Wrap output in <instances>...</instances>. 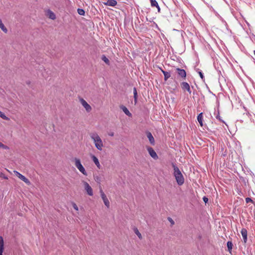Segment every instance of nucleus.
I'll list each match as a JSON object with an SVG mask.
<instances>
[{"label": "nucleus", "instance_id": "obj_1", "mask_svg": "<svg viewBox=\"0 0 255 255\" xmlns=\"http://www.w3.org/2000/svg\"><path fill=\"white\" fill-rule=\"evenodd\" d=\"M172 166L174 169L173 175L178 185H182L184 183V177L180 171L179 168L174 163H172Z\"/></svg>", "mask_w": 255, "mask_h": 255}, {"label": "nucleus", "instance_id": "obj_2", "mask_svg": "<svg viewBox=\"0 0 255 255\" xmlns=\"http://www.w3.org/2000/svg\"><path fill=\"white\" fill-rule=\"evenodd\" d=\"M90 135L94 142L95 147L99 150H102L104 145L103 141L99 135L96 132L91 133H90Z\"/></svg>", "mask_w": 255, "mask_h": 255}, {"label": "nucleus", "instance_id": "obj_3", "mask_svg": "<svg viewBox=\"0 0 255 255\" xmlns=\"http://www.w3.org/2000/svg\"><path fill=\"white\" fill-rule=\"evenodd\" d=\"M74 160H75V166L84 175H87V172L86 171L84 167H83V166L81 164L80 160L79 159L77 158H75L74 159Z\"/></svg>", "mask_w": 255, "mask_h": 255}, {"label": "nucleus", "instance_id": "obj_4", "mask_svg": "<svg viewBox=\"0 0 255 255\" xmlns=\"http://www.w3.org/2000/svg\"><path fill=\"white\" fill-rule=\"evenodd\" d=\"M83 184L84 186V189L86 190L87 193L89 196L93 195V191L92 187L90 186V185L86 181H83Z\"/></svg>", "mask_w": 255, "mask_h": 255}, {"label": "nucleus", "instance_id": "obj_5", "mask_svg": "<svg viewBox=\"0 0 255 255\" xmlns=\"http://www.w3.org/2000/svg\"><path fill=\"white\" fill-rule=\"evenodd\" d=\"M176 71L178 76L180 77L182 80L186 79V72L185 70L177 68H176Z\"/></svg>", "mask_w": 255, "mask_h": 255}, {"label": "nucleus", "instance_id": "obj_6", "mask_svg": "<svg viewBox=\"0 0 255 255\" xmlns=\"http://www.w3.org/2000/svg\"><path fill=\"white\" fill-rule=\"evenodd\" d=\"M100 194H101V196L103 200V202L105 204V205L108 207V208H109L110 207V202L109 201V200L107 198L106 195L105 194V193H104V192L103 191L102 189H100Z\"/></svg>", "mask_w": 255, "mask_h": 255}, {"label": "nucleus", "instance_id": "obj_7", "mask_svg": "<svg viewBox=\"0 0 255 255\" xmlns=\"http://www.w3.org/2000/svg\"><path fill=\"white\" fill-rule=\"evenodd\" d=\"M14 173H15V175L20 179H21L22 181L24 182L26 184H27V185H30V181L27 178H26L24 176H23V175H22L21 174H20V173H19L17 171H15Z\"/></svg>", "mask_w": 255, "mask_h": 255}, {"label": "nucleus", "instance_id": "obj_8", "mask_svg": "<svg viewBox=\"0 0 255 255\" xmlns=\"http://www.w3.org/2000/svg\"><path fill=\"white\" fill-rule=\"evenodd\" d=\"M80 101L81 104L84 107V108L86 109L87 112H89L91 111V107L90 106L89 104L87 103V102L85 100H84L83 99H81L80 100Z\"/></svg>", "mask_w": 255, "mask_h": 255}, {"label": "nucleus", "instance_id": "obj_9", "mask_svg": "<svg viewBox=\"0 0 255 255\" xmlns=\"http://www.w3.org/2000/svg\"><path fill=\"white\" fill-rule=\"evenodd\" d=\"M147 149L151 157H152L154 159H156L158 158V156L152 147H148Z\"/></svg>", "mask_w": 255, "mask_h": 255}, {"label": "nucleus", "instance_id": "obj_10", "mask_svg": "<svg viewBox=\"0 0 255 255\" xmlns=\"http://www.w3.org/2000/svg\"><path fill=\"white\" fill-rule=\"evenodd\" d=\"M241 234L243 236V242L244 243H246L247 242V239H248V232H247V230L245 229V228H243L241 230Z\"/></svg>", "mask_w": 255, "mask_h": 255}, {"label": "nucleus", "instance_id": "obj_11", "mask_svg": "<svg viewBox=\"0 0 255 255\" xmlns=\"http://www.w3.org/2000/svg\"><path fill=\"white\" fill-rule=\"evenodd\" d=\"M146 134L147 137L150 144L151 145H154L155 144V141H154V137H153V135H152L151 133L149 131H147L146 132Z\"/></svg>", "mask_w": 255, "mask_h": 255}, {"label": "nucleus", "instance_id": "obj_12", "mask_svg": "<svg viewBox=\"0 0 255 255\" xmlns=\"http://www.w3.org/2000/svg\"><path fill=\"white\" fill-rule=\"evenodd\" d=\"M106 5L115 6L117 4V1L116 0H108L107 1L103 2Z\"/></svg>", "mask_w": 255, "mask_h": 255}, {"label": "nucleus", "instance_id": "obj_13", "mask_svg": "<svg viewBox=\"0 0 255 255\" xmlns=\"http://www.w3.org/2000/svg\"><path fill=\"white\" fill-rule=\"evenodd\" d=\"M160 69L161 70V71L162 72V73L164 75V80L165 81H167L168 80V79H169L170 76H171V74L169 72H167V71H165L164 70H163L162 68H160Z\"/></svg>", "mask_w": 255, "mask_h": 255}, {"label": "nucleus", "instance_id": "obj_14", "mask_svg": "<svg viewBox=\"0 0 255 255\" xmlns=\"http://www.w3.org/2000/svg\"><path fill=\"white\" fill-rule=\"evenodd\" d=\"M120 108L121 110H122V111L128 117L131 116V114L129 112V111H128L127 107L122 105L120 107Z\"/></svg>", "mask_w": 255, "mask_h": 255}, {"label": "nucleus", "instance_id": "obj_15", "mask_svg": "<svg viewBox=\"0 0 255 255\" xmlns=\"http://www.w3.org/2000/svg\"><path fill=\"white\" fill-rule=\"evenodd\" d=\"M4 250L3 239L1 236H0V255H2Z\"/></svg>", "mask_w": 255, "mask_h": 255}, {"label": "nucleus", "instance_id": "obj_16", "mask_svg": "<svg viewBox=\"0 0 255 255\" xmlns=\"http://www.w3.org/2000/svg\"><path fill=\"white\" fill-rule=\"evenodd\" d=\"M181 87L182 89L185 91L190 87L189 84L186 82H182L181 83Z\"/></svg>", "mask_w": 255, "mask_h": 255}, {"label": "nucleus", "instance_id": "obj_17", "mask_svg": "<svg viewBox=\"0 0 255 255\" xmlns=\"http://www.w3.org/2000/svg\"><path fill=\"white\" fill-rule=\"evenodd\" d=\"M47 15L49 17V18L52 20H54L56 18L55 14L53 11H52L50 9L47 10Z\"/></svg>", "mask_w": 255, "mask_h": 255}, {"label": "nucleus", "instance_id": "obj_18", "mask_svg": "<svg viewBox=\"0 0 255 255\" xmlns=\"http://www.w3.org/2000/svg\"><path fill=\"white\" fill-rule=\"evenodd\" d=\"M214 115L215 117H216V118L217 119H218L219 121H220V122H221L223 123H225V122L221 119V117L220 116V113H219V110H217V111L215 110V112L214 113Z\"/></svg>", "mask_w": 255, "mask_h": 255}, {"label": "nucleus", "instance_id": "obj_19", "mask_svg": "<svg viewBox=\"0 0 255 255\" xmlns=\"http://www.w3.org/2000/svg\"><path fill=\"white\" fill-rule=\"evenodd\" d=\"M203 113H201L197 116V120L201 127H202L203 126Z\"/></svg>", "mask_w": 255, "mask_h": 255}, {"label": "nucleus", "instance_id": "obj_20", "mask_svg": "<svg viewBox=\"0 0 255 255\" xmlns=\"http://www.w3.org/2000/svg\"><path fill=\"white\" fill-rule=\"evenodd\" d=\"M233 243L231 241H228L227 243V246L228 248V251L230 253H232V249H233Z\"/></svg>", "mask_w": 255, "mask_h": 255}, {"label": "nucleus", "instance_id": "obj_21", "mask_svg": "<svg viewBox=\"0 0 255 255\" xmlns=\"http://www.w3.org/2000/svg\"><path fill=\"white\" fill-rule=\"evenodd\" d=\"M92 159L93 162L95 163V164L96 165V166L100 168V164L99 163L98 159L95 156H92Z\"/></svg>", "mask_w": 255, "mask_h": 255}, {"label": "nucleus", "instance_id": "obj_22", "mask_svg": "<svg viewBox=\"0 0 255 255\" xmlns=\"http://www.w3.org/2000/svg\"><path fill=\"white\" fill-rule=\"evenodd\" d=\"M0 28L4 32L7 33V29L5 27L3 23L2 22L1 20L0 19Z\"/></svg>", "mask_w": 255, "mask_h": 255}, {"label": "nucleus", "instance_id": "obj_23", "mask_svg": "<svg viewBox=\"0 0 255 255\" xmlns=\"http://www.w3.org/2000/svg\"><path fill=\"white\" fill-rule=\"evenodd\" d=\"M102 60L104 61L107 65H110V61L105 55H103L102 56Z\"/></svg>", "mask_w": 255, "mask_h": 255}, {"label": "nucleus", "instance_id": "obj_24", "mask_svg": "<svg viewBox=\"0 0 255 255\" xmlns=\"http://www.w3.org/2000/svg\"><path fill=\"white\" fill-rule=\"evenodd\" d=\"M0 117L2 119L6 121L9 120V119L7 117H6L3 112L1 111H0Z\"/></svg>", "mask_w": 255, "mask_h": 255}, {"label": "nucleus", "instance_id": "obj_25", "mask_svg": "<svg viewBox=\"0 0 255 255\" xmlns=\"http://www.w3.org/2000/svg\"><path fill=\"white\" fill-rule=\"evenodd\" d=\"M77 12L80 15H84L85 14V10L82 8H78Z\"/></svg>", "mask_w": 255, "mask_h": 255}, {"label": "nucleus", "instance_id": "obj_26", "mask_svg": "<svg viewBox=\"0 0 255 255\" xmlns=\"http://www.w3.org/2000/svg\"><path fill=\"white\" fill-rule=\"evenodd\" d=\"M151 6L152 7L157 6L158 3L156 0H150Z\"/></svg>", "mask_w": 255, "mask_h": 255}, {"label": "nucleus", "instance_id": "obj_27", "mask_svg": "<svg viewBox=\"0 0 255 255\" xmlns=\"http://www.w3.org/2000/svg\"><path fill=\"white\" fill-rule=\"evenodd\" d=\"M0 147L2 148L3 149H9V147L7 145L3 144L1 142H0Z\"/></svg>", "mask_w": 255, "mask_h": 255}, {"label": "nucleus", "instance_id": "obj_28", "mask_svg": "<svg viewBox=\"0 0 255 255\" xmlns=\"http://www.w3.org/2000/svg\"><path fill=\"white\" fill-rule=\"evenodd\" d=\"M134 232L137 235V236L139 237V238H141V235L139 233V232L138 231V230H137V228L135 229Z\"/></svg>", "mask_w": 255, "mask_h": 255}, {"label": "nucleus", "instance_id": "obj_29", "mask_svg": "<svg viewBox=\"0 0 255 255\" xmlns=\"http://www.w3.org/2000/svg\"><path fill=\"white\" fill-rule=\"evenodd\" d=\"M245 200H246V202L247 203L253 202V200L251 198H249V197L246 198Z\"/></svg>", "mask_w": 255, "mask_h": 255}, {"label": "nucleus", "instance_id": "obj_30", "mask_svg": "<svg viewBox=\"0 0 255 255\" xmlns=\"http://www.w3.org/2000/svg\"><path fill=\"white\" fill-rule=\"evenodd\" d=\"M72 206L73 207V208L76 210V211H78V206H77V205L75 203H72Z\"/></svg>", "mask_w": 255, "mask_h": 255}, {"label": "nucleus", "instance_id": "obj_31", "mask_svg": "<svg viewBox=\"0 0 255 255\" xmlns=\"http://www.w3.org/2000/svg\"><path fill=\"white\" fill-rule=\"evenodd\" d=\"M198 73L200 75V77H201V78L203 80L204 78V75H203V73L201 71H199L198 72Z\"/></svg>", "mask_w": 255, "mask_h": 255}, {"label": "nucleus", "instance_id": "obj_32", "mask_svg": "<svg viewBox=\"0 0 255 255\" xmlns=\"http://www.w3.org/2000/svg\"><path fill=\"white\" fill-rule=\"evenodd\" d=\"M203 200L204 201V202L206 203L208 202V198L205 196H204L203 198Z\"/></svg>", "mask_w": 255, "mask_h": 255}, {"label": "nucleus", "instance_id": "obj_33", "mask_svg": "<svg viewBox=\"0 0 255 255\" xmlns=\"http://www.w3.org/2000/svg\"><path fill=\"white\" fill-rule=\"evenodd\" d=\"M133 95L136 96L137 95L136 88H133Z\"/></svg>", "mask_w": 255, "mask_h": 255}, {"label": "nucleus", "instance_id": "obj_34", "mask_svg": "<svg viewBox=\"0 0 255 255\" xmlns=\"http://www.w3.org/2000/svg\"><path fill=\"white\" fill-rule=\"evenodd\" d=\"M169 221L171 223L172 225L174 224V222L171 218H168Z\"/></svg>", "mask_w": 255, "mask_h": 255}, {"label": "nucleus", "instance_id": "obj_35", "mask_svg": "<svg viewBox=\"0 0 255 255\" xmlns=\"http://www.w3.org/2000/svg\"><path fill=\"white\" fill-rule=\"evenodd\" d=\"M133 97H134V102L135 104L137 102V95L136 96H135L134 95H133Z\"/></svg>", "mask_w": 255, "mask_h": 255}, {"label": "nucleus", "instance_id": "obj_36", "mask_svg": "<svg viewBox=\"0 0 255 255\" xmlns=\"http://www.w3.org/2000/svg\"><path fill=\"white\" fill-rule=\"evenodd\" d=\"M108 135L110 136H114V132H110L108 133Z\"/></svg>", "mask_w": 255, "mask_h": 255}, {"label": "nucleus", "instance_id": "obj_37", "mask_svg": "<svg viewBox=\"0 0 255 255\" xmlns=\"http://www.w3.org/2000/svg\"><path fill=\"white\" fill-rule=\"evenodd\" d=\"M186 91L189 93V94H191L192 91L190 87L189 88V89H188Z\"/></svg>", "mask_w": 255, "mask_h": 255}, {"label": "nucleus", "instance_id": "obj_38", "mask_svg": "<svg viewBox=\"0 0 255 255\" xmlns=\"http://www.w3.org/2000/svg\"><path fill=\"white\" fill-rule=\"evenodd\" d=\"M155 7H157L158 12H160V8L159 5L158 4V6H155Z\"/></svg>", "mask_w": 255, "mask_h": 255}, {"label": "nucleus", "instance_id": "obj_39", "mask_svg": "<svg viewBox=\"0 0 255 255\" xmlns=\"http://www.w3.org/2000/svg\"><path fill=\"white\" fill-rule=\"evenodd\" d=\"M43 76L45 77V76L44 75V73H42Z\"/></svg>", "mask_w": 255, "mask_h": 255}, {"label": "nucleus", "instance_id": "obj_40", "mask_svg": "<svg viewBox=\"0 0 255 255\" xmlns=\"http://www.w3.org/2000/svg\"><path fill=\"white\" fill-rule=\"evenodd\" d=\"M254 55L255 56V50L254 51Z\"/></svg>", "mask_w": 255, "mask_h": 255}]
</instances>
